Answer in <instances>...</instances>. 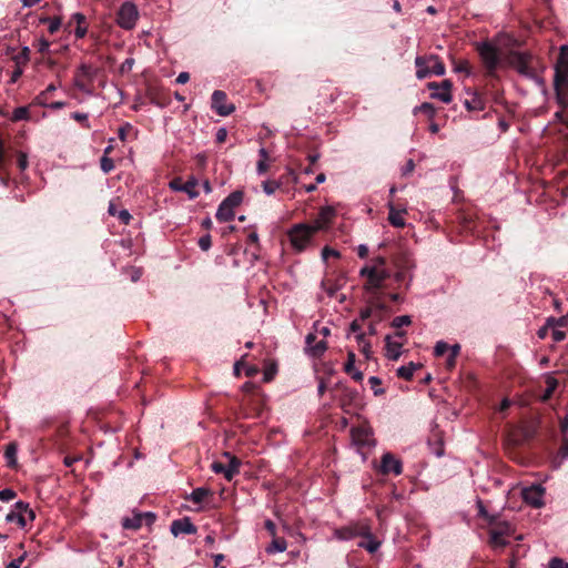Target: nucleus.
I'll list each match as a JSON object with an SVG mask.
<instances>
[{
	"instance_id": "obj_14",
	"label": "nucleus",
	"mask_w": 568,
	"mask_h": 568,
	"mask_svg": "<svg viewBox=\"0 0 568 568\" xmlns=\"http://www.w3.org/2000/svg\"><path fill=\"white\" fill-rule=\"evenodd\" d=\"M452 87L453 83L450 80H444L440 83L429 82L428 89H442V92H432L430 97L433 99H438L444 103H449L452 101Z\"/></svg>"
},
{
	"instance_id": "obj_12",
	"label": "nucleus",
	"mask_w": 568,
	"mask_h": 568,
	"mask_svg": "<svg viewBox=\"0 0 568 568\" xmlns=\"http://www.w3.org/2000/svg\"><path fill=\"white\" fill-rule=\"evenodd\" d=\"M226 100L227 95L223 91L215 90L212 94V109L223 116L230 115L235 110L233 104L226 103Z\"/></svg>"
},
{
	"instance_id": "obj_2",
	"label": "nucleus",
	"mask_w": 568,
	"mask_h": 568,
	"mask_svg": "<svg viewBox=\"0 0 568 568\" xmlns=\"http://www.w3.org/2000/svg\"><path fill=\"white\" fill-rule=\"evenodd\" d=\"M361 276L367 278V290H381L384 288L385 282L392 277L390 270L386 268V258L384 256H377L374 258L373 266H365L359 272Z\"/></svg>"
},
{
	"instance_id": "obj_9",
	"label": "nucleus",
	"mask_w": 568,
	"mask_h": 568,
	"mask_svg": "<svg viewBox=\"0 0 568 568\" xmlns=\"http://www.w3.org/2000/svg\"><path fill=\"white\" fill-rule=\"evenodd\" d=\"M394 265L397 268L394 280L397 284H402L408 280H412L409 274L410 268L414 267V263L406 253H400L394 257Z\"/></svg>"
},
{
	"instance_id": "obj_26",
	"label": "nucleus",
	"mask_w": 568,
	"mask_h": 568,
	"mask_svg": "<svg viewBox=\"0 0 568 568\" xmlns=\"http://www.w3.org/2000/svg\"><path fill=\"white\" fill-rule=\"evenodd\" d=\"M428 77L430 74H435V75H443L445 74V64L444 62L440 60V58L438 55H429V62H428Z\"/></svg>"
},
{
	"instance_id": "obj_41",
	"label": "nucleus",
	"mask_w": 568,
	"mask_h": 568,
	"mask_svg": "<svg viewBox=\"0 0 568 568\" xmlns=\"http://www.w3.org/2000/svg\"><path fill=\"white\" fill-rule=\"evenodd\" d=\"M428 445H429L432 452L437 457H440L444 455V444H443L442 438L438 435H434V440L429 439Z\"/></svg>"
},
{
	"instance_id": "obj_29",
	"label": "nucleus",
	"mask_w": 568,
	"mask_h": 568,
	"mask_svg": "<svg viewBox=\"0 0 568 568\" xmlns=\"http://www.w3.org/2000/svg\"><path fill=\"white\" fill-rule=\"evenodd\" d=\"M243 197H244V192L241 190H236V191L232 192L229 196H226L222 201V203L224 204V206H227L229 209L234 211V209L237 207L242 203Z\"/></svg>"
},
{
	"instance_id": "obj_33",
	"label": "nucleus",
	"mask_w": 568,
	"mask_h": 568,
	"mask_svg": "<svg viewBox=\"0 0 568 568\" xmlns=\"http://www.w3.org/2000/svg\"><path fill=\"white\" fill-rule=\"evenodd\" d=\"M364 539L362 541L358 542V546L361 548H364L365 550H367L369 554H374L375 551H377V549L379 548L381 546V541H378L374 535L371 532V536L369 537H363Z\"/></svg>"
},
{
	"instance_id": "obj_19",
	"label": "nucleus",
	"mask_w": 568,
	"mask_h": 568,
	"mask_svg": "<svg viewBox=\"0 0 568 568\" xmlns=\"http://www.w3.org/2000/svg\"><path fill=\"white\" fill-rule=\"evenodd\" d=\"M455 222L460 226L462 232L474 233L476 229V221L470 213L459 211L456 214Z\"/></svg>"
},
{
	"instance_id": "obj_31",
	"label": "nucleus",
	"mask_w": 568,
	"mask_h": 568,
	"mask_svg": "<svg viewBox=\"0 0 568 568\" xmlns=\"http://www.w3.org/2000/svg\"><path fill=\"white\" fill-rule=\"evenodd\" d=\"M6 520L8 523H17L20 528H24L27 526V518L24 516V510L14 509L11 510L7 516Z\"/></svg>"
},
{
	"instance_id": "obj_55",
	"label": "nucleus",
	"mask_w": 568,
	"mask_h": 568,
	"mask_svg": "<svg viewBox=\"0 0 568 568\" xmlns=\"http://www.w3.org/2000/svg\"><path fill=\"white\" fill-rule=\"evenodd\" d=\"M323 290L327 293L328 296L333 297L338 291V286L332 283L329 280L322 282Z\"/></svg>"
},
{
	"instance_id": "obj_13",
	"label": "nucleus",
	"mask_w": 568,
	"mask_h": 568,
	"mask_svg": "<svg viewBox=\"0 0 568 568\" xmlns=\"http://www.w3.org/2000/svg\"><path fill=\"white\" fill-rule=\"evenodd\" d=\"M335 214H336L335 209H333L331 206L322 207L318 213L317 219L314 221L313 224H310V225L315 231V233H317L320 231H324V230L328 229Z\"/></svg>"
},
{
	"instance_id": "obj_61",
	"label": "nucleus",
	"mask_w": 568,
	"mask_h": 568,
	"mask_svg": "<svg viewBox=\"0 0 568 568\" xmlns=\"http://www.w3.org/2000/svg\"><path fill=\"white\" fill-rule=\"evenodd\" d=\"M551 336L555 342H561L566 338V331L558 328L556 326H551Z\"/></svg>"
},
{
	"instance_id": "obj_34",
	"label": "nucleus",
	"mask_w": 568,
	"mask_h": 568,
	"mask_svg": "<svg viewBox=\"0 0 568 568\" xmlns=\"http://www.w3.org/2000/svg\"><path fill=\"white\" fill-rule=\"evenodd\" d=\"M234 211H232L227 206H224V204L221 202L215 214L216 220L221 223L230 222L234 219Z\"/></svg>"
},
{
	"instance_id": "obj_27",
	"label": "nucleus",
	"mask_w": 568,
	"mask_h": 568,
	"mask_svg": "<svg viewBox=\"0 0 568 568\" xmlns=\"http://www.w3.org/2000/svg\"><path fill=\"white\" fill-rule=\"evenodd\" d=\"M355 339L359 346V352L365 356V359H371L373 352L369 341L366 339V333L359 332L355 335Z\"/></svg>"
},
{
	"instance_id": "obj_32",
	"label": "nucleus",
	"mask_w": 568,
	"mask_h": 568,
	"mask_svg": "<svg viewBox=\"0 0 568 568\" xmlns=\"http://www.w3.org/2000/svg\"><path fill=\"white\" fill-rule=\"evenodd\" d=\"M428 62H429V57H416L415 59V65L417 68V71H416V77L418 79H425L428 77Z\"/></svg>"
},
{
	"instance_id": "obj_60",
	"label": "nucleus",
	"mask_w": 568,
	"mask_h": 568,
	"mask_svg": "<svg viewBox=\"0 0 568 568\" xmlns=\"http://www.w3.org/2000/svg\"><path fill=\"white\" fill-rule=\"evenodd\" d=\"M199 246L201 247L202 251H209L210 247L212 246L211 235L205 234V235L201 236L199 240Z\"/></svg>"
},
{
	"instance_id": "obj_43",
	"label": "nucleus",
	"mask_w": 568,
	"mask_h": 568,
	"mask_svg": "<svg viewBox=\"0 0 568 568\" xmlns=\"http://www.w3.org/2000/svg\"><path fill=\"white\" fill-rule=\"evenodd\" d=\"M30 49L28 47H23L21 51L12 58V60L17 65H24L30 60Z\"/></svg>"
},
{
	"instance_id": "obj_63",
	"label": "nucleus",
	"mask_w": 568,
	"mask_h": 568,
	"mask_svg": "<svg viewBox=\"0 0 568 568\" xmlns=\"http://www.w3.org/2000/svg\"><path fill=\"white\" fill-rule=\"evenodd\" d=\"M449 349V345L443 341L436 343L434 353L436 356H443Z\"/></svg>"
},
{
	"instance_id": "obj_15",
	"label": "nucleus",
	"mask_w": 568,
	"mask_h": 568,
	"mask_svg": "<svg viewBox=\"0 0 568 568\" xmlns=\"http://www.w3.org/2000/svg\"><path fill=\"white\" fill-rule=\"evenodd\" d=\"M544 493L545 489L540 485L531 486L523 490V498L528 505L538 508L544 505Z\"/></svg>"
},
{
	"instance_id": "obj_62",
	"label": "nucleus",
	"mask_w": 568,
	"mask_h": 568,
	"mask_svg": "<svg viewBox=\"0 0 568 568\" xmlns=\"http://www.w3.org/2000/svg\"><path fill=\"white\" fill-rule=\"evenodd\" d=\"M17 164L20 171H24L28 168V155L24 152H18Z\"/></svg>"
},
{
	"instance_id": "obj_50",
	"label": "nucleus",
	"mask_w": 568,
	"mask_h": 568,
	"mask_svg": "<svg viewBox=\"0 0 568 568\" xmlns=\"http://www.w3.org/2000/svg\"><path fill=\"white\" fill-rule=\"evenodd\" d=\"M548 325L556 326L558 328H566L568 331V314L566 316H561L559 318L549 317Z\"/></svg>"
},
{
	"instance_id": "obj_36",
	"label": "nucleus",
	"mask_w": 568,
	"mask_h": 568,
	"mask_svg": "<svg viewBox=\"0 0 568 568\" xmlns=\"http://www.w3.org/2000/svg\"><path fill=\"white\" fill-rule=\"evenodd\" d=\"M142 525L143 521L141 514H135L132 518L126 517L122 520V527L124 529L138 530L142 527Z\"/></svg>"
},
{
	"instance_id": "obj_39",
	"label": "nucleus",
	"mask_w": 568,
	"mask_h": 568,
	"mask_svg": "<svg viewBox=\"0 0 568 568\" xmlns=\"http://www.w3.org/2000/svg\"><path fill=\"white\" fill-rule=\"evenodd\" d=\"M4 457L8 466L13 467L17 464V444L10 443L4 450Z\"/></svg>"
},
{
	"instance_id": "obj_17",
	"label": "nucleus",
	"mask_w": 568,
	"mask_h": 568,
	"mask_svg": "<svg viewBox=\"0 0 568 568\" xmlns=\"http://www.w3.org/2000/svg\"><path fill=\"white\" fill-rule=\"evenodd\" d=\"M196 530L195 525L187 517L173 520L171 524V532L174 536H179L180 534L193 535Z\"/></svg>"
},
{
	"instance_id": "obj_30",
	"label": "nucleus",
	"mask_w": 568,
	"mask_h": 568,
	"mask_svg": "<svg viewBox=\"0 0 568 568\" xmlns=\"http://www.w3.org/2000/svg\"><path fill=\"white\" fill-rule=\"evenodd\" d=\"M545 383H546V389L544 390V394L541 395V400L548 402L552 397L555 390L558 387V381L554 376L547 375Z\"/></svg>"
},
{
	"instance_id": "obj_46",
	"label": "nucleus",
	"mask_w": 568,
	"mask_h": 568,
	"mask_svg": "<svg viewBox=\"0 0 568 568\" xmlns=\"http://www.w3.org/2000/svg\"><path fill=\"white\" fill-rule=\"evenodd\" d=\"M410 323H412V318H410V316H408V315H400V316H396V317L392 321L390 326H392V327H394V328H396V329H398V328H400V327H403V326H408V325H410Z\"/></svg>"
},
{
	"instance_id": "obj_16",
	"label": "nucleus",
	"mask_w": 568,
	"mask_h": 568,
	"mask_svg": "<svg viewBox=\"0 0 568 568\" xmlns=\"http://www.w3.org/2000/svg\"><path fill=\"white\" fill-rule=\"evenodd\" d=\"M146 97L153 104L159 106H166L171 102L169 94L162 88L156 85L148 87Z\"/></svg>"
},
{
	"instance_id": "obj_59",
	"label": "nucleus",
	"mask_w": 568,
	"mask_h": 568,
	"mask_svg": "<svg viewBox=\"0 0 568 568\" xmlns=\"http://www.w3.org/2000/svg\"><path fill=\"white\" fill-rule=\"evenodd\" d=\"M470 64L467 60H459L456 64H455V71L456 72H463V73H466V74H469L470 73Z\"/></svg>"
},
{
	"instance_id": "obj_8",
	"label": "nucleus",
	"mask_w": 568,
	"mask_h": 568,
	"mask_svg": "<svg viewBox=\"0 0 568 568\" xmlns=\"http://www.w3.org/2000/svg\"><path fill=\"white\" fill-rule=\"evenodd\" d=\"M335 536L339 540H351L355 537H369L371 525L366 521L352 524L335 530Z\"/></svg>"
},
{
	"instance_id": "obj_38",
	"label": "nucleus",
	"mask_w": 568,
	"mask_h": 568,
	"mask_svg": "<svg viewBox=\"0 0 568 568\" xmlns=\"http://www.w3.org/2000/svg\"><path fill=\"white\" fill-rule=\"evenodd\" d=\"M287 548V542L284 538L273 537L271 545L266 548L268 554L283 552Z\"/></svg>"
},
{
	"instance_id": "obj_23",
	"label": "nucleus",
	"mask_w": 568,
	"mask_h": 568,
	"mask_svg": "<svg viewBox=\"0 0 568 568\" xmlns=\"http://www.w3.org/2000/svg\"><path fill=\"white\" fill-rule=\"evenodd\" d=\"M403 344L392 339L390 335L385 337L386 356L392 361H397L400 356V348Z\"/></svg>"
},
{
	"instance_id": "obj_37",
	"label": "nucleus",
	"mask_w": 568,
	"mask_h": 568,
	"mask_svg": "<svg viewBox=\"0 0 568 568\" xmlns=\"http://www.w3.org/2000/svg\"><path fill=\"white\" fill-rule=\"evenodd\" d=\"M197 180L191 176L182 186V192H185L190 199H196L199 192L196 191Z\"/></svg>"
},
{
	"instance_id": "obj_54",
	"label": "nucleus",
	"mask_w": 568,
	"mask_h": 568,
	"mask_svg": "<svg viewBox=\"0 0 568 568\" xmlns=\"http://www.w3.org/2000/svg\"><path fill=\"white\" fill-rule=\"evenodd\" d=\"M100 166L104 173H110L114 169V162L111 158L103 155L100 160Z\"/></svg>"
},
{
	"instance_id": "obj_3",
	"label": "nucleus",
	"mask_w": 568,
	"mask_h": 568,
	"mask_svg": "<svg viewBox=\"0 0 568 568\" xmlns=\"http://www.w3.org/2000/svg\"><path fill=\"white\" fill-rule=\"evenodd\" d=\"M489 544L491 547L504 548L508 545L506 537L515 532L514 527L506 520H501L499 516L489 517Z\"/></svg>"
},
{
	"instance_id": "obj_40",
	"label": "nucleus",
	"mask_w": 568,
	"mask_h": 568,
	"mask_svg": "<svg viewBox=\"0 0 568 568\" xmlns=\"http://www.w3.org/2000/svg\"><path fill=\"white\" fill-rule=\"evenodd\" d=\"M39 21L42 24H45V23L49 24L48 30L51 34L55 33L60 29L61 23H62V20L59 17H55L53 19H51L49 17H41Z\"/></svg>"
},
{
	"instance_id": "obj_25",
	"label": "nucleus",
	"mask_w": 568,
	"mask_h": 568,
	"mask_svg": "<svg viewBox=\"0 0 568 568\" xmlns=\"http://www.w3.org/2000/svg\"><path fill=\"white\" fill-rule=\"evenodd\" d=\"M403 213H406V210H397L394 204L389 203V212H388V221L395 227H404L405 221L402 216Z\"/></svg>"
},
{
	"instance_id": "obj_51",
	"label": "nucleus",
	"mask_w": 568,
	"mask_h": 568,
	"mask_svg": "<svg viewBox=\"0 0 568 568\" xmlns=\"http://www.w3.org/2000/svg\"><path fill=\"white\" fill-rule=\"evenodd\" d=\"M368 384L371 385L372 389L374 390L375 396H379L385 393L384 388L378 387L382 384V379L379 377L371 376L368 378Z\"/></svg>"
},
{
	"instance_id": "obj_18",
	"label": "nucleus",
	"mask_w": 568,
	"mask_h": 568,
	"mask_svg": "<svg viewBox=\"0 0 568 568\" xmlns=\"http://www.w3.org/2000/svg\"><path fill=\"white\" fill-rule=\"evenodd\" d=\"M317 337L315 334L310 333L306 335L305 343L306 346L310 348L311 354L314 357H321L324 352L327 349V343L325 341H316Z\"/></svg>"
},
{
	"instance_id": "obj_48",
	"label": "nucleus",
	"mask_w": 568,
	"mask_h": 568,
	"mask_svg": "<svg viewBox=\"0 0 568 568\" xmlns=\"http://www.w3.org/2000/svg\"><path fill=\"white\" fill-rule=\"evenodd\" d=\"M415 112L425 113L429 119L435 116L436 109L432 103L424 102L419 106L415 108Z\"/></svg>"
},
{
	"instance_id": "obj_47",
	"label": "nucleus",
	"mask_w": 568,
	"mask_h": 568,
	"mask_svg": "<svg viewBox=\"0 0 568 568\" xmlns=\"http://www.w3.org/2000/svg\"><path fill=\"white\" fill-rule=\"evenodd\" d=\"M260 161L257 162V173L258 174H264L267 170H268V165L266 163V160H267V152L265 149H261L260 150Z\"/></svg>"
},
{
	"instance_id": "obj_42",
	"label": "nucleus",
	"mask_w": 568,
	"mask_h": 568,
	"mask_svg": "<svg viewBox=\"0 0 568 568\" xmlns=\"http://www.w3.org/2000/svg\"><path fill=\"white\" fill-rule=\"evenodd\" d=\"M11 121L18 122L22 120H29L30 119V112L28 106H19L16 108L11 115Z\"/></svg>"
},
{
	"instance_id": "obj_4",
	"label": "nucleus",
	"mask_w": 568,
	"mask_h": 568,
	"mask_svg": "<svg viewBox=\"0 0 568 568\" xmlns=\"http://www.w3.org/2000/svg\"><path fill=\"white\" fill-rule=\"evenodd\" d=\"M315 234V231L306 223L294 224L287 232L290 243L296 253L303 252Z\"/></svg>"
},
{
	"instance_id": "obj_45",
	"label": "nucleus",
	"mask_w": 568,
	"mask_h": 568,
	"mask_svg": "<svg viewBox=\"0 0 568 568\" xmlns=\"http://www.w3.org/2000/svg\"><path fill=\"white\" fill-rule=\"evenodd\" d=\"M75 74H79V77L85 78L88 80V82H92L93 81V77H94V71L91 68V65L82 63L78 68Z\"/></svg>"
},
{
	"instance_id": "obj_11",
	"label": "nucleus",
	"mask_w": 568,
	"mask_h": 568,
	"mask_svg": "<svg viewBox=\"0 0 568 568\" xmlns=\"http://www.w3.org/2000/svg\"><path fill=\"white\" fill-rule=\"evenodd\" d=\"M379 471L383 475L394 474L398 476L403 473V464L392 453H386L382 456Z\"/></svg>"
},
{
	"instance_id": "obj_28",
	"label": "nucleus",
	"mask_w": 568,
	"mask_h": 568,
	"mask_svg": "<svg viewBox=\"0 0 568 568\" xmlns=\"http://www.w3.org/2000/svg\"><path fill=\"white\" fill-rule=\"evenodd\" d=\"M225 456L230 458L229 464L226 465L227 470L225 471V479L231 481L235 475L240 473L241 460L231 456L230 453H225Z\"/></svg>"
},
{
	"instance_id": "obj_56",
	"label": "nucleus",
	"mask_w": 568,
	"mask_h": 568,
	"mask_svg": "<svg viewBox=\"0 0 568 568\" xmlns=\"http://www.w3.org/2000/svg\"><path fill=\"white\" fill-rule=\"evenodd\" d=\"M55 90L54 84H50L45 91L41 92L37 98L36 101L38 104L47 105V97L50 92H53Z\"/></svg>"
},
{
	"instance_id": "obj_21",
	"label": "nucleus",
	"mask_w": 568,
	"mask_h": 568,
	"mask_svg": "<svg viewBox=\"0 0 568 568\" xmlns=\"http://www.w3.org/2000/svg\"><path fill=\"white\" fill-rule=\"evenodd\" d=\"M214 493L206 487L195 488L190 496H186L185 499L192 500L196 505H202L206 503L209 498H212Z\"/></svg>"
},
{
	"instance_id": "obj_53",
	"label": "nucleus",
	"mask_w": 568,
	"mask_h": 568,
	"mask_svg": "<svg viewBox=\"0 0 568 568\" xmlns=\"http://www.w3.org/2000/svg\"><path fill=\"white\" fill-rule=\"evenodd\" d=\"M262 186H263V191L267 195H272L281 186V182H278V181H264Z\"/></svg>"
},
{
	"instance_id": "obj_6",
	"label": "nucleus",
	"mask_w": 568,
	"mask_h": 568,
	"mask_svg": "<svg viewBox=\"0 0 568 568\" xmlns=\"http://www.w3.org/2000/svg\"><path fill=\"white\" fill-rule=\"evenodd\" d=\"M508 64L518 71V73L534 78L535 69L531 67V54L527 52L511 51L507 57Z\"/></svg>"
},
{
	"instance_id": "obj_7",
	"label": "nucleus",
	"mask_w": 568,
	"mask_h": 568,
	"mask_svg": "<svg viewBox=\"0 0 568 568\" xmlns=\"http://www.w3.org/2000/svg\"><path fill=\"white\" fill-rule=\"evenodd\" d=\"M139 18L138 8L133 2L126 1L122 3L116 13V23L125 30H131Z\"/></svg>"
},
{
	"instance_id": "obj_24",
	"label": "nucleus",
	"mask_w": 568,
	"mask_h": 568,
	"mask_svg": "<svg viewBox=\"0 0 568 568\" xmlns=\"http://www.w3.org/2000/svg\"><path fill=\"white\" fill-rule=\"evenodd\" d=\"M564 459H568V436H564L557 455L552 458L551 464L555 468H559Z\"/></svg>"
},
{
	"instance_id": "obj_64",
	"label": "nucleus",
	"mask_w": 568,
	"mask_h": 568,
	"mask_svg": "<svg viewBox=\"0 0 568 568\" xmlns=\"http://www.w3.org/2000/svg\"><path fill=\"white\" fill-rule=\"evenodd\" d=\"M549 568H568V562H566L564 559L559 557H554L550 559Z\"/></svg>"
},
{
	"instance_id": "obj_22",
	"label": "nucleus",
	"mask_w": 568,
	"mask_h": 568,
	"mask_svg": "<svg viewBox=\"0 0 568 568\" xmlns=\"http://www.w3.org/2000/svg\"><path fill=\"white\" fill-rule=\"evenodd\" d=\"M74 22L77 24V28L74 30V34L78 39H82L87 36L88 32V23H87V17L81 12H75L71 17L70 23Z\"/></svg>"
},
{
	"instance_id": "obj_44",
	"label": "nucleus",
	"mask_w": 568,
	"mask_h": 568,
	"mask_svg": "<svg viewBox=\"0 0 568 568\" xmlns=\"http://www.w3.org/2000/svg\"><path fill=\"white\" fill-rule=\"evenodd\" d=\"M277 373V365L275 363H268L265 367H264V372H263V381L265 383H268L271 381H273V378L275 377Z\"/></svg>"
},
{
	"instance_id": "obj_10",
	"label": "nucleus",
	"mask_w": 568,
	"mask_h": 568,
	"mask_svg": "<svg viewBox=\"0 0 568 568\" xmlns=\"http://www.w3.org/2000/svg\"><path fill=\"white\" fill-rule=\"evenodd\" d=\"M331 392L334 393L335 396H338V402L343 409L352 405L358 395L356 389L349 388L341 382L336 383Z\"/></svg>"
},
{
	"instance_id": "obj_20",
	"label": "nucleus",
	"mask_w": 568,
	"mask_h": 568,
	"mask_svg": "<svg viewBox=\"0 0 568 568\" xmlns=\"http://www.w3.org/2000/svg\"><path fill=\"white\" fill-rule=\"evenodd\" d=\"M464 105L469 112L484 111L486 108V102L483 95L475 91L470 93L469 99H465Z\"/></svg>"
},
{
	"instance_id": "obj_35",
	"label": "nucleus",
	"mask_w": 568,
	"mask_h": 568,
	"mask_svg": "<svg viewBox=\"0 0 568 568\" xmlns=\"http://www.w3.org/2000/svg\"><path fill=\"white\" fill-rule=\"evenodd\" d=\"M420 367H422V365H416L415 363L410 362L408 365L400 366L397 369V376L403 379L410 381L414 375V372Z\"/></svg>"
},
{
	"instance_id": "obj_58",
	"label": "nucleus",
	"mask_w": 568,
	"mask_h": 568,
	"mask_svg": "<svg viewBox=\"0 0 568 568\" xmlns=\"http://www.w3.org/2000/svg\"><path fill=\"white\" fill-rule=\"evenodd\" d=\"M17 497V493L11 488L0 490V500L10 501Z\"/></svg>"
},
{
	"instance_id": "obj_57",
	"label": "nucleus",
	"mask_w": 568,
	"mask_h": 568,
	"mask_svg": "<svg viewBox=\"0 0 568 568\" xmlns=\"http://www.w3.org/2000/svg\"><path fill=\"white\" fill-rule=\"evenodd\" d=\"M352 434H353V437L356 442L361 443V444H365L366 443V439L365 437L368 435L367 432L363 428H354L352 430Z\"/></svg>"
},
{
	"instance_id": "obj_52",
	"label": "nucleus",
	"mask_w": 568,
	"mask_h": 568,
	"mask_svg": "<svg viewBox=\"0 0 568 568\" xmlns=\"http://www.w3.org/2000/svg\"><path fill=\"white\" fill-rule=\"evenodd\" d=\"M356 355L353 351H348L347 353V362L344 365V371L346 374H352L355 369Z\"/></svg>"
},
{
	"instance_id": "obj_5",
	"label": "nucleus",
	"mask_w": 568,
	"mask_h": 568,
	"mask_svg": "<svg viewBox=\"0 0 568 568\" xmlns=\"http://www.w3.org/2000/svg\"><path fill=\"white\" fill-rule=\"evenodd\" d=\"M477 51L486 69V74L494 77L500 63L499 49L489 42H483L477 45Z\"/></svg>"
},
{
	"instance_id": "obj_1",
	"label": "nucleus",
	"mask_w": 568,
	"mask_h": 568,
	"mask_svg": "<svg viewBox=\"0 0 568 568\" xmlns=\"http://www.w3.org/2000/svg\"><path fill=\"white\" fill-rule=\"evenodd\" d=\"M554 89L557 103L561 111L556 115L560 116L561 112L568 109V45H561L555 63Z\"/></svg>"
},
{
	"instance_id": "obj_49",
	"label": "nucleus",
	"mask_w": 568,
	"mask_h": 568,
	"mask_svg": "<svg viewBox=\"0 0 568 568\" xmlns=\"http://www.w3.org/2000/svg\"><path fill=\"white\" fill-rule=\"evenodd\" d=\"M16 508H17V509H22V510H24V516H26V518H27V523H28V521H32V520H34V518H36V513L33 511V509H31V508L29 507V504H27V503H24V501H18V503L16 504Z\"/></svg>"
}]
</instances>
